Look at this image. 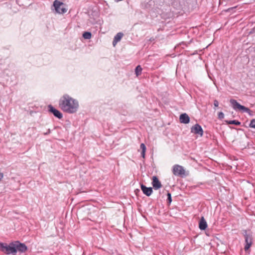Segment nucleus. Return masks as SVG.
<instances>
[{
  "label": "nucleus",
  "instance_id": "20e7f679",
  "mask_svg": "<svg viewBox=\"0 0 255 255\" xmlns=\"http://www.w3.org/2000/svg\"><path fill=\"white\" fill-rule=\"evenodd\" d=\"M6 255L15 254L16 253L14 243H10L8 246L4 244L2 251Z\"/></svg>",
  "mask_w": 255,
  "mask_h": 255
},
{
  "label": "nucleus",
  "instance_id": "9b49d317",
  "mask_svg": "<svg viewBox=\"0 0 255 255\" xmlns=\"http://www.w3.org/2000/svg\"><path fill=\"white\" fill-rule=\"evenodd\" d=\"M141 189L143 193L147 196H149L152 193L151 187H146L145 185H141Z\"/></svg>",
  "mask_w": 255,
  "mask_h": 255
},
{
  "label": "nucleus",
  "instance_id": "2eb2a0df",
  "mask_svg": "<svg viewBox=\"0 0 255 255\" xmlns=\"http://www.w3.org/2000/svg\"><path fill=\"white\" fill-rule=\"evenodd\" d=\"M140 148L141 149V156L143 158L145 157L146 146L144 143H141L140 145Z\"/></svg>",
  "mask_w": 255,
  "mask_h": 255
},
{
  "label": "nucleus",
  "instance_id": "5701e85b",
  "mask_svg": "<svg viewBox=\"0 0 255 255\" xmlns=\"http://www.w3.org/2000/svg\"><path fill=\"white\" fill-rule=\"evenodd\" d=\"M4 246V243H0V250L2 251V249H3V246Z\"/></svg>",
  "mask_w": 255,
  "mask_h": 255
},
{
  "label": "nucleus",
  "instance_id": "ddd939ff",
  "mask_svg": "<svg viewBox=\"0 0 255 255\" xmlns=\"http://www.w3.org/2000/svg\"><path fill=\"white\" fill-rule=\"evenodd\" d=\"M180 121L181 123L188 124L189 123L190 118L186 113L182 114L180 116Z\"/></svg>",
  "mask_w": 255,
  "mask_h": 255
},
{
  "label": "nucleus",
  "instance_id": "f03ea898",
  "mask_svg": "<svg viewBox=\"0 0 255 255\" xmlns=\"http://www.w3.org/2000/svg\"><path fill=\"white\" fill-rule=\"evenodd\" d=\"M233 108L235 110H242L244 112L248 113L250 115L252 116V112L248 108L240 105L234 99H231L230 101Z\"/></svg>",
  "mask_w": 255,
  "mask_h": 255
},
{
  "label": "nucleus",
  "instance_id": "4468645a",
  "mask_svg": "<svg viewBox=\"0 0 255 255\" xmlns=\"http://www.w3.org/2000/svg\"><path fill=\"white\" fill-rule=\"evenodd\" d=\"M199 227L201 230H204L207 227V222L203 217L200 220Z\"/></svg>",
  "mask_w": 255,
  "mask_h": 255
},
{
  "label": "nucleus",
  "instance_id": "6ab92c4d",
  "mask_svg": "<svg viewBox=\"0 0 255 255\" xmlns=\"http://www.w3.org/2000/svg\"><path fill=\"white\" fill-rule=\"evenodd\" d=\"M250 127L255 128V119H253L251 121Z\"/></svg>",
  "mask_w": 255,
  "mask_h": 255
},
{
  "label": "nucleus",
  "instance_id": "1a4fd4ad",
  "mask_svg": "<svg viewBox=\"0 0 255 255\" xmlns=\"http://www.w3.org/2000/svg\"><path fill=\"white\" fill-rule=\"evenodd\" d=\"M152 185L154 189L157 190L161 187V184L156 176H153Z\"/></svg>",
  "mask_w": 255,
  "mask_h": 255
},
{
  "label": "nucleus",
  "instance_id": "393cba45",
  "mask_svg": "<svg viewBox=\"0 0 255 255\" xmlns=\"http://www.w3.org/2000/svg\"><path fill=\"white\" fill-rule=\"evenodd\" d=\"M50 129H48L46 132L44 133V134H48L50 133Z\"/></svg>",
  "mask_w": 255,
  "mask_h": 255
},
{
  "label": "nucleus",
  "instance_id": "39448f33",
  "mask_svg": "<svg viewBox=\"0 0 255 255\" xmlns=\"http://www.w3.org/2000/svg\"><path fill=\"white\" fill-rule=\"evenodd\" d=\"M53 6L56 12L63 14L67 11V9L64 7V3L58 0H55L53 3Z\"/></svg>",
  "mask_w": 255,
  "mask_h": 255
},
{
  "label": "nucleus",
  "instance_id": "b1692460",
  "mask_svg": "<svg viewBox=\"0 0 255 255\" xmlns=\"http://www.w3.org/2000/svg\"><path fill=\"white\" fill-rule=\"evenodd\" d=\"M3 174L0 170V181L3 178Z\"/></svg>",
  "mask_w": 255,
  "mask_h": 255
},
{
  "label": "nucleus",
  "instance_id": "dca6fc26",
  "mask_svg": "<svg viewBox=\"0 0 255 255\" xmlns=\"http://www.w3.org/2000/svg\"><path fill=\"white\" fill-rule=\"evenodd\" d=\"M142 70V69L140 65H138L136 67V68L135 69V73L136 76H138L141 74Z\"/></svg>",
  "mask_w": 255,
  "mask_h": 255
},
{
  "label": "nucleus",
  "instance_id": "aec40b11",
  "mask_svg": "<svg viewBox=\"0 0 255 255\" xmlns=\"http://www.w3.org/2000/svg\"><path fill=\"white\" fill-rule=\"evenodd\" d=\"M224 117V114L222 112H220L218 114V118L220 119H223Z\"/></svg>",
  "mask_w": 255,
  "mask_h": 255
},
{
  "label": "nucleus",
  "instance_id": "6e6552de",
  "mask_svg": "<svg viewBox=\"0 0 255 255\" xmlns=\"http://www.w3.org/2000/svg\"><path fill=\"white\" fill-rule=\"evenodd\" d=\"M245 242L246 245L245 246V251H247L252 245V238L249 235H245Z\"/></svg>",
  "mask_w": 255,
  "mask_h": 255
},
{
  "label": "nucleus",
  "instance_id": "7ed1b4c3",
  "mask_svg": "<svg viewBox=\"0 0 255 255\" xmlns=\"http://www.w3.org/2000/svg\"><path fill=\"white\" fill-rule=\"evenodd\" d=\"M172 172L175 176L183 177L186 175V171L184 167L178 164L173 166Z\"/></svg>",
  "mask_w": 255,
  "mask_h": 255
},
{
  "label": "nucleus",
  "instance_id": "f257e3e1",
  "mask_svg": "<svg viewBox=\"0 0 255 255\" xmlns=\"http://www.w3.org/2000/svg\"><path fill=\"white\" fill-rule=\"evenodd\" d=\"M60 108L64 112L69 114L76 113L79 108L78 101L67 94H64L59 101Z\"/></svg>",
  "mask_w": 255,
  "mask_h": 255
},
{
  "label": "nucleus",
  "instance_id": "0eeeda50",
  "mask_svg": "<svg viewBox=\"0 0 255 255\" xmlns=\"http://www.w3.org/2000/svg\"><path fill=\"white\" fill-rule=\"evenodd\" d=\"M48 108L49 111L52 113L55 117L59 119H61L62 118V114L60 111L55 109L52 105H49Z\"/></svg>",
  "mask_w": 255,
  "mask_h": 255
},
{
  "label": "nucleus",
  "instance_id": "9d476101",
  "mask_svg": "<svg viewBox=\"0 0 255 255\" xmlns=\"http://www.w3.org/2000/svg\"><path fill=\"white\" fill-rule=\"evenodd\" d=\"M14 244L15 245V249H16V252L18 251L21 253H24L27 250L26 246L23 244L17 242L14 243Z\"/></svg>",
  "mask_w": 255,
  "mask_h": 255
},
{
  "label": "nucleus",
  "instance_id": "f3484780",
  "mask_svg": "<svg viewBox=\"0 0 255 255\" xmlns=\"http://www.w3.org/2000/svg\"><path fill=\"white\" fill-rule=\"evenodd\" d=\"M83 37L86 39H89L91 37V33L90 32H85L83 34Z\"/></svg>",
  "mask_w": 255,
  "mask_h": 255
},
{
  "label": "nucleus",
  "instance_id": "4be33fe9",
  "mask_svg": "<svg viewBox=\"0 0 255 255\" xmlns=\"http://www.w3.org/2000/svg\"><path fill=\"white\" fill-rule=\"evenodd\" d=\"M214 105L216 107H217L219 106V102L217 100H215L214 101Z\"/></svg>",
  "mask_w": 255,
  "mask_h": 255
},
{
  "label": "nucleus",
  "instance_id": "f8f14e48",
  "mask_svg": "<svg viewBox=\"0 0 255 255\" xmlns=\"http://www.w3.org/2000/svg\"><path fill=\"white\" fill-rule=\"evenodd\" d=\"M123 36L124 34L122 32H119L115 36L113 41V45L114 46H115L117 43L121 41Z\"/></svg>",
  "mask_w": 255,
  "mask_h": 255
},
{
  "label": "nucleus",
  "instance_id": "a211bd4d",
  "mask_svg": "<svg viewBox=\"0 0 255 255\" xmlns=\"http://www.w3.org/2000/svg\"><path fill=\"white\" fill-rule=\"evenodd\" d=\"M227 123L229 124L235 125L237 126H239L241 125V123L240 122H239L238 121H236V120L230 121L229 122H227Z\"/></svg>",
  "mask_w": 255,
  "mask_h": 255
},
{
  "label": "nucleus",
  "instance_id": "412c9836",
  "mask_svg": "<svg viewBox=\"0 0 255 255\" xmlns=\"http://www.w3.org/2000/svg\"><path fill=\"white\" fill-rule=\"evenodd\" d=\"M167 200L168 201V202L169 203H170L172 201V199H171V194L170 193H167Z\"/></svg>",
  "mask_w": 255,
  "mask_h": 255
},
{
  "label": "nucleus",
  "instance_id": "423d86ee",
  "mask_svg": "<svg viewBox=\"0 0 255 255\" xmlns=\"http://www.w3.org/2000/svg\"><path fill=\"white\" fill-rule=\"evenodd\" d=\"M191 132L202 136L203 134V130L202 127L199 124H196L191 128Z\"/></svg>",
  "mask_w": 255,
  "mask_h": 255
}]
</instances>
